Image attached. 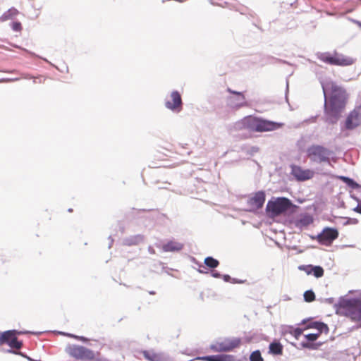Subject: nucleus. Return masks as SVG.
<instances>
[{
    "instance_id": "1",
    "label": "nucleus",
    "mask_w": 361,
    "mask_h": 361,
    "mask_svg": "<svg viewBox=\"0 0 361 361\" xmlns=\"http://www.w3.org/2000/svg\"><path fill=\"white\" fill-rule=\"evenodd\" d=\"M325 95H327L325 102V110L328 120L331 123H335L341 112L345 109L348 94L343 87L334 82H329L323 87Z\"/></svg>"
},
{
    "instance_id": "2",
    "label": "nucleus",
    "mask_w": 361,
    "mask_h": 361,
    "mask_svg": "<svg viewBox=\"0 0 361 361\" xmlns=\"http://www.w3.org/2000/svg\"><path fill=\"white\" fill-rule=\"evenodd\" d=\"M240 128L247 129L252 132L272 131L281 128L284 126L283 123L267 121L253 116H247L239 123Z\"/></svg>"
},
{
    "instance_id": "3",
    "label": "nucleus",
    "mask_w": 361,
    "mask_h": 361,
    "mask_svg": "<svg viewBox=\"0 0 361 361\" xmlns=\"http://www.w3.org/2000/svg\"><path fill=\"white\" fill-rule=\"evenodd\" d=\"M339 311L352 321H361V300L353 298L343 300L340 304Z\"/></svg>"
},
{
    "instance_id": "4",
    "label": "nucleus",
    "mask_w": 361,
    "mask_h": 361,
    "mask_svg": "<svg viewBox=\"0 0 361 361\" xmlns=\"http://www.w3.org/2000/svg\"><path fill=\"white\" fill-rule=\"evenodd\" d=\"M307 157L313 163H330L332 151L324 146L312 145L307 149Z\"/></svg>"
},
{
    "instance_id": "5",
    "label": "nucleus",
    "mask_w": 361,
    "mask_h": 361,
    "mask_svg": "<svg viewBox=\"0 0 361 361\" xmlns=\"http://www.w3.org/2000/svg\"><path fill=\"white\" fill-rule=\"evenodd\" d=\"M317 57L321 61L332 66H346L353 63V59L344 56L336 51L334 53L318 52Z\"/></svg>"
},
{
    "instance_id": "6",
    "label": "nucleus",
    "mask_w": 361,
    "mask_h": 361,
    "mask_svg": "<svg viewBox=\"0 0 361 361\" xmlns=\"http://www.w3.org/2000/svg\"><path fill=\"white\" fill-rule=\"evenodd\" d=\"M291 207V202L286 197H278L267 202L266 211L269 216L275 217L279 216Z\"/></svg>"
},
{
    "instance_id": "7",
    "label": "nucleus",
    "mask_w": 361,
    "mask_h": 361,
    "mask_svg": "<svg viewBox=\"0 0 361 361\" xmlns=\"http://www.w3.org/2000/svg\"><path fill=\"white\" fill-rule=\"evenodd\" d=\"M27 331L8 330L0 332V345L7 344L11 348L19 350L23 343L18 340V335L28 334Z\"/></svg>"
},
{
    "instance_id": "8",
    "label": "nucleus",
    "mask_w": 361,
    "mask_h": 361,
    "mask_svg": "<svg viewBox=\"0 0 361 361\" xmlns=\"http://www.w3.org/2000/svg\"><path fill=\"white\" fill-rule=\"evenodd\" d=\"M338 237V231L334 228H325L317 235L318 242L324 245H329Z\"/></svg>"
},
{
    "instance_id": "9",
    "label": "nucleus",
    "mask_w": 361,
    "mask_h": 361,
    "mask_svg": "<svg viewBox=\"0 0 361 361\" xmlns=\"http://www.w3.org/2000/svg\"><path fill=\"white\" fill-rule=\"evenodd\" d=\"M240 341L239 339H226L221 342L212 345L210 348L214 352H228L239 346Z\"/></svg>"
},
{
    "instance_id": "10",
    "label": "nucleus",
    "mask_w": 361,
    "mask_h": 361,
    "mask_svg": "<svg viewBox=\"0 0 361 361\" xmlns=\"http://www.w3.org/2000/svg\"><path fill=\"white\" fill-rule=\"evenodd\" d=\"M291 174L297 180L305 181L313 178L314 172L311 169H305L300 166L293 165L291 166Z\"/></svg>"
},
{
    "instance_id": "11",
    "label": "nucleus",
    "mask_w": 361,
    "mask_h": 361,
    "mask_svg": "<svg viewBox=\"0 0 361 361\" xmlns=\"http://www.w3.org/2000/svg\"><path fill=\"white\" fill-rule=\"evenodd\" d=\"M361 123V107L355 109L346 118L345 127L346 129L352 130Z\"/></svg>"
},
{
    "instance_id": "12",
    "label": "nucleus",
    "mask_w": 361,
    "mask_h": 361,
    "mask_svg": "<svg viewBox=\"0 0 361 361\" xmlns=\"http://www.w3.org/2000/svg\"><path fill=\"white\" fill-rule=\"evenodd\" d=\"M166 108L173 111L179 112L182 109V99L178 91H173L171 94V100L166 102Z\"/></svg>"
},
{
    "instance_id": "13",
    "label": "nucleus",
    "mask_w": 361,
    "mask_h": 361,
    "mask_svg": "<svg viewBox=\"0 0 361 361\" xmlns=\"http://www.w3.org/2000/svg\"><path fill=\"white\" fill-rule=\"evenodd\" d=\"M227 91L236 96V98H234L233 97H229L228 99L231 105H234L235 107L238 108L246 105V103L245 102V96L242 92L233 91L231 88H228Z\"/></svg>"
},
{
    "instance_id": "14",
    "label": "nucleus",
    "mask_w": 361,
    "mask_h": 361,
    "mask_svg": "<svg viewBox=\"0 0 361 361\" xmlns=\"http://www.w3.org/2000/svg\"><path fill=\"white\" fill-rule=\"evenodd\" d=\"M265 202V193L263 191H258L249 200L250 204L255 209L262 208Z\"/></svg>"
},
{
    "instance_id": "15",
    "label": "nucleus",
    "mask_w": 361,
    "mask_h": 361,
    "mask_svg": "<svg viewBox=\"0 0 361 361\" xmlns=\"http://www.w3.org/2000/svg\"><path fill=\"white\" fill-rule=\"evenodd\" d=\"M67 353L77 359H82L86 356L87 352L84 347L80 345H71L67 348Z\"/></svg>"
},
{
    "instance_id": "16",
    "label": "nucleus",
    "mask_w": 361,
    "mask_h": 361,
    "mask_svg": "<svg viewBox=\"0 0 361 361\" xmlns=\"http://www.w3.org/2000/svg\"><path fill=\"white\" fill-rule=\"evenodd\" d=\"M184 247L182 243L176 240H170L161 246V249L164 252H178Z\"/></svg>"
},
{
    "instance_id": "17",
    "label": "nucleus",
    "mask_w": 361,
    "mask_h": 361,
    "mask_svg": "<svg viewBox=\"0 0 361 361\" xmlns=\"http://www.w3.org/2000/svg\"><path fill=\"white\" fill-rule=\"evenodd\" d=\"M307 329H314L317 330V333L322 334V332L327 333L329 331V327L326 324L319 322H310L307 326Z\"/></svg>"
},
{
    "instance_id": "18",
    "label": "nucleus",
    "mask_w": 361,
    "mask_h": 361,
    "mask_svg": "<svg viewBox=\"0 0 361 361\" xmlns=\"http://www.w3.org/2000/svg\"><path fill=\"white\" fill-rule=\"evenodd\" d=\"M269 353L274 355L283 354V345L278 341H274L269 344Z\"/></svg>"
},
{
    "instance_id": "19",
    "label": "nucleus",
    "mask_w": 361,
    "mask_h": 361,
    "mask_svg": "<svg viewBox=\"0 0 361 361\" xmlns=\"http://www.w3.org/2000/svg\"><path fill=\"white\" fill-rule=\"evenodd\" d=\"M227 355H215L203 357H197L196 360L202 361H226Z\"/></svg>"
},
{
    "instance_id": "20",
    "label": "nucleus",
    "mask_w": 361,
    "mask_h": 361,
    "mask_svg": "<svg viewBox=\"0 0 361 361\" xmlns=\"http://www.w3.org/2000/svg\"><path fill=\"white\" fill-rule=\"evenodd\" d=\"M143 355L145 359L149 361H164V357L160 354L153 351L145 350L143 352Z\"/></svg>"
},
{
    "instance_id": "21",
    "label": "nucleus",
    "mask_w": 361,
    "mask_h": 361,
    "mask_svg": "<svg viewBox=\"0 0 361 361\" xmlns=\"http://www.w3.org/2000/svg\"><path fill=\"white\" fill-rule=\"evenodd\" d=\"M18 14V11L16 8H11L5 12L1 17V21H6L8 20L13 19Z\"/></svg>"
},
{
    "instance_id": "22",
    "label": "nucleus",
    "mask_w": 361,
    "mask_h": 361,
    "mask_svg": "<svg viewBox=\"0 0 361 361\" xmlns=\"http://www.w3.org/2000/svg\"><path fill=\"white\" fill-rule=\"evenodd\" d=\"M204 264L209 268H216L219 266V262L212 257H207L204 259Z\"/></svg>"
},
{
    "instance_id": "23",
    "label": "nucleus",
    "mask_w": 361,
    "mask_h": 361,
    "mask_svg": "<svg viewBox=\"0 0 361 361\" xmlns=\"http://www.w3.org/2000/svg\"><path fill=\"white\" fill-rule=\"evenodd\" d=\"M310 269H312L313 275L317 278L322 277L324 275V269L322 267L313 266Z\"/></svg>"
},
{
    "instance_id": "24",
    "label": "nucleus",
    "mask_w": 361,
    "mask_h": 361,
    "mask_svg": "<svg viewBox=\"0 0 361 361\" xmlns=\"http://www.w3.org/2000/svg\"><path fill=\"white\" fill-rule=\"evenodd\" d=\"M250 361H264L259 350L252 352L250 356Z\"/></svg>"
},
{
    "instance_id": "25",
    "label": "nucleus",
    "mask_w": 361,
    "mask_h": 361,
    "mask_svg": "<svg viewBox=\"0 0 361 361\" xmlns=\"http://www.w3.org/2000/svg\"><path fill=\"white\" fill-rule=\"evenodd\" d=\"M304 299L306 302H310L315 300V294L312 290H307L304 293Z\"/></svg>"
},
{
    "instance_id": "26",
    "label": "nucleus",
    "mask_w": 361,
    "mask_h": 361,
    "mask_svg": "<svg viewBox=\"0 0 361 361\" xmlns=\"http://www.w3.org/2000/svg\"><path fill=\"white\" fill-rule=\"evenodd\" d=\"M342 178L349 186H350L353 188H361V186L358 183H357L353 180L349 178L343 177Z\"/></svg>"
},
{
    "instance_id": "27",
    "label": "nucleus",
    "mask_w": 361,
    "mask_h": 361,
    "mask_svg": "<svg viewBox=\"0 0 361 361\" xmlns=\"http://www.w3.org/2000/svg\"><path fill=\"white\" fill-rule=\"evenodd\" d=\"M321 334L319 333H315V334H309L305 336V337L310 341H316Z\"/></svg>"
},
{
    "instance_id": "28",
    "label": "nucleus",
    "mask_w": 361,
    "mask_h": 361,
    "mask_svg": "<svg viewBox=\"0 0 361 361\" xmlns=\"http://www.w3.org/2000/svg\"><path fill=\"white\" fill-rule=\"evenodd\" d=\"M302 331H303L302 329L296 328L293 329L290 333L296 339H298L299 337L302 335Z\"/></svg>"
},
{
    "instance_id": "29",
    "label": "nucleus",
    "mask_w": 361,
    "mask_h": 361,
    "mask_svg": "<svg viewBox=\"0 0 361 361\" xmlns=\"http://www.w3.org/2000/svg\"><path fill=\"white\" fill-rule=\"evenodd\" d=\"M11 27L16 32H20L22 30V25L20 22H13Z\"/></svg>"
},
{
    "instance_id": "30",
    "label": "nucleus",
    "mask_w": 361,
    "mask_h": 361,
    "mask_svg": "<svg viewBox=\"0 0 361 361\" xmlns=\"http://www.w3.org/2000/svg\"><path fill=\"white\" fill-rule=\"evenodd\" d=\"M312 265H308V266H300L299 267L300 269L305 271L307 274H312V269L310 268H312Z\"/></svg>"
},
{
    "instance_id": "31",
    "label": "nucleus",
    "mask_w": 361,
    "mask_h": 361,
    "mask_svg": "<svg viewBox=\"0 0 361 361\" xmlns=\"http://www.w3.org/2000/svg\"><path fill=\"white\" fill-rule=\"evenodd\" d=\"M353 211H355V212L361 214V202H358V204L356 206V207H355L353 209Z\"/></svg>"
},
{
    "instance_id": "32",
    "label": "nucleus",
    "mask_w": 361,
    "mask_h": 361,
    "mask_svg": "<svg viewBox=\"0 0 361 361\" xmlns=\"http://www.w3.org/2000/svg\"><path fill=\"white\" fill-rule=\"evenodd\" d=\"M212 276H213L214 277L218 278V277H219L220 274H218V273H214V274H212Z\"/></svg>"
},
{
    "instance_id": "33",
    "label": "nucleus",
    "mask_w": 361,
    "mask_h": 361,
    "mask_svg": "<svg viewBox=\"0 0 361 361\" xmlns=\"http://www.w3.org/2000/svg\"><path fill=\"white\" fill-rule=\"evenodd\" d=\"M229 278H230V276H228V275H226V276H224V279H225L226 281H228V279H229Z\"/></svg>"
},
{
    "instance_id": "34",
    "label": "nucleus",
    "mask_w": 361,
    "mask_h": 361,
    "mask_svg": "<svg viewBox=\"0 0 361 361\" xmlns=\"http://www.w3.org/2000/svg\"><path fill=\"white\" fill-rule=\"evenodd\" d=\"M307 345L303 344V347H307Z\"/></svg>"
}]
</instances>
